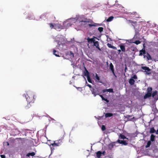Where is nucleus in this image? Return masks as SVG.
Masks as SVG:
<instances>
[{
    "label": "nucleus",
    "mask_w": 158,
    "mask_h": 158,
    "mask_svg": "<svg viewBox=\"0 0 158 158\" xmlns=\"http://www.w3.org/2000/svg\"><path fill=\"white\" fill-rule=\"evenodd\" d=\"M152 95V94L150 93H147L144 96V99H146L150 97Z\"/></svg>",
    "instance_id": "nucleus-15"
},
{
    "label": "nucleus",
    "mask_w": 158,
    "mask_h": 158,
    "mask_svg": "<svg viewBox=\"0 0 158 158\" xmlns=\"http://www.w3.org/2000/svg\"><path fill=\"white\" fill-rule=\"evenodd\" d=\"M117 142L124 145H127L128 144V143L125 140H121L118 139L117 140Z\"/></svg>",
    "instance_id": "nucleus-6"
},
{
    "label": "nucleus",
    "mask_w": 158,
    "mask_h": 158,
    "mask_svg": "<svg viewBox=\"0 0 158 158\" xmlns=\"http://www.w3.org/2000/svg\"><path fill=\"white\" fill-rule=\"evenodd\" d=\"M141 43L140 41L139 40H136L135 41L133 42V43L136 44L137 45H138Z\"/></svg>",
    "instance_id": "nucleus-33"
},
{
    "label": "nucleus",
    "mask_w": 158,
    "mask_h": 158,
    "mask_svg": "<svg viewBox=\"0 0 158 158\" xmlns=\"http://www.w3.org/2000/svg\"><path fill=\"white\" fill-rule=\"evenodd\" d=\"M119 139H128V138H127L124 135H123L122 134H120L119 135Z\"/></svg>",
    "instance_id": "nucleus-16"
},
{
    "label": "nucleus",
    "mask_w": 158,
    "mask_h": 158,
    "mask_svg": "<svg viewBox=\"0 0 158 158\" xmlns=\"http://www.w3.org/2000/svg\"><path fill=\"white\" fill-rule=\"evenodd\" d=\"M93 46H95L100 51H101V50L100 48H99V42L98 41H94V42Z\"/></svg>",
    "instance_id": "nucleus-9"
},
{
    "label": "nucleus",
    "mask_w": 158,
    "mask_h": 158,
    "mask_svg": "<svg viewBox=\"0 0 158 158\" xmlns=\"http://www.w3.org/2000/svg\"><path fill=\"white\" fill-rule=\"evenodd\" d=\"M111 92L113 93V89L112 88H110L109 89H103L102 90V92L103 93H105L106 92Z\"/></svg>",
    "instance_id": "nucleus-14"
},
{
    "label": "nucleus",
    "mask_w": 158,
    "mask_h": 158,
    "mask_svg": "<svg viewBox=\"0 0 158 158\" xmlns=\"http://www.w3.org/2000/svg\"><path fill=\"white\" fill-rule=\"evenodd\" d=\"M49 25L51 29L53 28L54 29V24L53 25L52 23H50L49 24Z\"/></svg>",
    "instance_id": "nucleus-31"
},
{
    "label": "nucleus",
    "mask_w": 158,
    "mask_h": 158,
    "mask_svg": "<svg viewBox=\"0 0 158 158\" xmlns=\"http://www.w3.org/2000/svg\"><path fill=\"white\" fill-rule=\"evenodd\" d=\"M70 55L71 56V57H74V54L72 52H70Z\"/></svg>",
    "instance_id": "nucleus-37"
},
{
    "label": "nucleus",
    "mask_w": 158,
    "mask_h": 158,
    "mask_svg": "<svg viewBox=\"0 0 158 158\" xmlns=\"http://www.w3.org/2000/svg\"><path fill=\"white\" fill-rule=\"evenodd\" d=\"M114 18L113 16H111L106 20V21L108 22H110L113 20Z\"/></svg>",
    "instance_id": "nucleus-24"
},
{
    "label": "nucleus",
    "mask_w": 158,
    "mask_h": 158,
    "mask_svg": "<svg viewBox=\"0 0 158 158\" xmlns=\"http://www.w3.org/2000/svg\"><path fill=\"white\" fill-rule=\"evenodd\" d=\"M98 30L100 32H102L103 31V28L102 27H99Z\"/></svg>",
    "instance_id": "nucleus-32"
},
{
    "label": "nucleus",
    "mask_w": 158,
    "mask_h": 158,
    "mask_svg": "<svg viewBox=\"0 0 158 158\" xmlns=\"http://www.w3.org/2000/svg\"><path fill=\"white\" fill-rule=\"evenodd\" d=\"M88 81V82L89 83H92V80L90 78V76H88V77H87Z\"/></svg>",
    "instance_id": "nucleus-35"
},
{
    "label": "nucleus",
    "mask_w": 158,
    "mask_h": 158,
    "mask_svg": "<svg viewBox=\"0 0 158 158\" xmlns=\"http://www.w3.org/2000/svg\"><path fill=\"white\" fill-rule=\"evenodd\" d=\"M137 34V32L135 33V35H136Z\"/></svg>",
    "instance_id": "nucleus-48"
},
{
    "label": "nucleus",
    "mask_w": 158,
    "mask_h": 158,
    "mask_svg": "<svg viewBox=\"0 0 158 158\" xmlns=\"http://www.w3.org/2000/svg\"><path fill=\"white\" fill-rule=\"evenodd\" d=\"M85 20H82L81 21V22H88L90 23L91 24H88V26L89 27H96L99 26V24H98L95 23H94L92 20H91L90 19H87V18H85Z\"/></svg>",
    "instance_id": "nucleus-2"
},
{
    "label": "nucleus",
    "mask_w": 158,
    "mask_h": 158,
    "mask_svg": "<svg viewBox=\"0 0 158 158\" xmlns=\"http://www.w3.org/2000/svg\"><path fill=\"white\" fill-rule=\"evenodd\" d=\"M105 151H104L102 152V154L104 155L105 154Z\"/></svg>",
    "instance_id": "nucleus-45"
},
{
    "label": "nucleus",
    "mask_w": 158,
    "mask_h": 158,
    "mask_svg": "<svg viewBox=\"0 0 158 158\" xmlns=\"http://www.w3.org/2000/svg\"><path fill=\"white\" fill-rule=\"evenodd\" d=\"M59 141H60V142H62V140L59 139Z\"/></svg>",
    "instance_id": "nucleus-47"
},
{
    "label": "nucleus",
    "mask_w": 158,
    "mask_h": 158,
    "mask_svg": "<svg viewBox=\"0 0 158 158\" xmlns=\"http://www.w3.org/2000/svg\"><path fill=\"white\" fill-rule=\"evenodd\" d=\"M119 46L120 47L121 50L122 52H125V48L124 45V44H121L120 45H119Z\"/></svg>",
    "instance_id": "nucleus-11"
},
{
    "label": "nucleus",
    "mask_w": 158,
    "mask_h": 158,
    "mask_svg": "<svg viewBox=\"0 0 158 158\" xmlns=\"http://www.w3.org/2000/svg\"><path fill=\"white\" fill-rule=\"evenodd\" d=\"M95 38V37H94V38H90L89 37H88L87 39V40L88 43L90 44H92V43H94V42L95 41L94 39Z\"/></svg>",
    "instance_id": "nucleus-8"
},
{
    "label": "nucleus",
    "mask_w": 158,
    "mask_h": 158,
    "mask_svg": "<svg viewBox=\"0 0 158 158\" xmlns=\"http://www.w3.org/2000/svg\"><path fill=\"white\" fill-rule=\"evenodd\" d=\"M151 144V141H148L147 143V145L145 147L146 148L149 147Z\"/></svg>",
    "instance_id": "nucleus-29"
},
{
    "label": "nucleus",
    "mask_w": 158,
    "mask_h": 158,
    "mask_svg": "<svg viewBox=\"0 0 158 158\" xmlns=\"http://www.w3.org/2000/svg\"><path fill=\"white\" fill-rule=\"evenodd\" d=\"M59 144H60V143H55L54 142L53 143H51L50 144V145H52L53 146H58L59 145Z\"/></svg>",
    "instance_id": "nucleus-26"
},
{
    "label": "nucleus",
    "mask_w": 158,
    "mask_h": 158,
    "mask_svg": "<svg viewBox=\"0 0 158 158\" xmlns=\"http://www.w3.org/2000/svg\"><path fill=\"white\" fill-rule=\"evenodd\" d=\"M107 45V46L109 48H111L115 50L117 49V48L116 47L111 45V44L109 43H108Z\"/></svg>",
    "instance_id": "nucleus-18"
},
{
    "label": "nucleus",
    "mask_w": 158,
    "mask_h": 158,
    "mask_svg": "<svg viewBox=\"0 0 158 158\" xmlns=\"http://www.w3.org/2000/svg\"><path fill=\"white\" fill-rule=\"evenodd\" d=\"M144 48L142 50L139 51V56H142L143 54H146V51L144 48V46H143Z\"/></svg>",
    "instance_id": "nucleus-10"
},
{
    "label": "nucleus",
    "mask_w": 158,
    "mask_h": 158,
    "mask_svg": "<svg viewBox=\"0 0 158 158\" xmlns=\"http://www.w3.org/2000/svg\"><path fill=\"white\" fill-rule=\"evenodd\" d=\"M110 69L111 71L112 72L113 75L115 77H116L117 76L114 73V66L113 64L112 63H110Z\"/></svg>",
    "instance_id": "nucleus-5"
},
{
    "label": "nucleus",
    "mask_w": 158,
    "mask_h": 158,
    "mask_svg": "<svg viewBox=\"0 0 158 158\" xmlns=\"http://www.w3.org/2000/svg\"><path fill=\"white\" fill-rule=\"evenodd\" d=\"M141 68L144 70L143 71L145 72L146 75H150L151 74V70L149 67L147 66H142Z\"/></svg>",
    "instance_id": "nucleus-3"
},
{
    "label": "nucleus",
    "mask_w": 158,
    "mask_h": 158,
    "mask_svg": "<svg viewBox=\"0 0 158 158\" xmlns=\"http://www.w3.org/2000/svg\"><path fill=\"white\" fill-rule=\"evenodd\" d=\"M53 54L54 55L57 57H59V56L58 55V53L55 49L53 50Z\"/></svg>",
    "instance_id": "nucleus-22"
},
{
    "label": "nucleus",
    "mask_w": 158,
    "mask_h": 158,
    "mask_svg": "<svg viewBox=\"0 0 158 158\" xmlns=\"http://www.w3.org/2000/svg\"><path fill=\"white\" fill-rule=\"evenodd\" d=\"M106 127L104 125H102V131H104L106 130Z\"/></svg>",
    "instance_id": "nucleus-36"
},
{
    "label": "nucleus",
    "mask_w": 158,
    "mask_h": 158,
    "mask_svg": "<svg viewBox=\"0 0 158 158\" xmlns=\"http://www.w3.org/2000/svg\"><path fill=\"white\" fill-rule=\"evenodd\" d=\"M90 90L91 91L92 93L94 96L95 97L97 95H99L100 94V92L98 89V88H95V89L92 88L90 89Z\"/></svg>",
    "instance_id": "nucleus-4"
},
{
    "label": "nucleus",
    "mask_w": 158,
    "mask_h": 158,
    "mask_svg": "<svg viewBox=\"0 0 158 158\" xmlns=\"http://www.w3.org/2000/svg\"><path fill=\"white\" fill-rule=\"evenodd\" d=\"M24 97H25L26 98L28 104L27 106H25L26 109H28L31 106L32 104H33L35 101V99L34 96L32 94H26L23 95Z\"/></svg>",
    "instance_id": "nucleus-1"
},
{
    "label": "nucleus",
    "mask_w": 158,
    "mask_h": 158,
    "mask_svg": "<svg viewBox=\"0 0 158 158\" xmlns=\"http://www.w3.org/2000/svg\"><path fill=\"white\" fill-rule=\"evenodd\" d=\"M63 27L59 24H54V29H62Z\"/></svg>",
    "instance_id": "nucleus-7"
},
{
    "label": "nucleus",
    "mask_w": 158,
    "mask_h": 158,
    "mask_svg": "<svg viewBox=\"0 0 158 158\" xmlns=\"http://www.w3.org/2000/svg\"><path fill=\"white\" fill-rule=\"evenodd\" d=\"M132 78L135 79H136L137 78V76L136 75H134L132 77Z\"/></svg>",
    "instance_id": "nucleus-39"
},
{
    "label": "nucleus",
    "mask_w": 158,
    "mask_h": 158,
    "mask_svg": "<svg viewBox=\"0 0 158 158\" xmlns=\"http://www.w3.org/2000/svg\"><path fill=\"white\" fill-rule=\"evenodd\" d=\"M86 85L88 86L90 88V89H91L92 88H92V86L91 85L88 84Z\"/></svg>",
    "instance_id": "nucleus-40"
},
{
    "label": "nucleus",
    "mask_w": 158,
    "mask_h": 158,
    "mask_svg": "<svg viewBox=\"0 0 158 158\" xmlns=\"http://www.w3.org/2000/svg\"><path fill=\"white\" fill-rule=\"evenodd\" d=\"M157 94V91H155L153 92L152 94V95L153 97H154Z\"/></svg>",
    "instance_id": "nucleus-34"
},
{
    "label": "nucleus",
    "mask_w": 158,
    "mask_h": 158,
    "mask_svg": "<svg viewBox=\"0 0 158 158\" xmlns=\"http://www.w3.org/2000/svg\"><path fill=\"white\" fill-rule=\"evenodd\" d=\"M155 135H154L152 134H151L150 136V141H151L152 142L154 141H155Z\"/></svg>",
    "instance_id": "nucleus-21"
},
{
    "label": "nucleus",
    "mask_w": 158,
    "mask_h": 158,
    "mask_svg": "<svg viewBox=\"0 0 158 158\" xmlns=\"http://www.w3.org/2000/svg\"><path fill=\"white\" fill-rule=\"evenodd\" d=\"M118 51L119 53H120L121 52V50L119 49L118 50Z\"/></svg>",
    "instance_id": "nucleus-46"
},
{
    "label": "nucleus",
    "mask_w": 158,
    "mask_h": 158,
    "mask_svg": "<svg viewBox=\"0 0 158 158\" xmlns=\"http://www.w3.org/2000/svg\"><path fill=\"white\" fill-rule=\"evenodd\" d=\"M85 71L84 72V75L85 76H86L87 77L89 76V73L85 67Z\"/></svg>",
    "instance_id": "nucleus-13"
},
{
    "label": "nucleus",
    "mask_w": 158,
    "mask_h": 158,
    "mask_svg": "<svg viewBox=\"0 0 158 158\" xmlns=\"http://www.w3.org/2000/svg\"><path fill=\"white\" fill-rule=\"evenodd\" d=\"M103 100L105 101L107 103H108L109 102V100H108L107 99H106L105 98H104V99Z\"/></svg>",
    "instance_id": "nucleus-41"
},
{
    "label": "nucleus",
    "mask_w": 158,
    "mask_h": 158,
    "mask_svg": "<svg viewBox=\"0 0 158 158\" xmlns=\"http://www.w3.org/2000/svg\"><path fill=\"white\" fill-rule=\"evenodd\" d=\"M1 158H5V156L3 155H0Z\"/></svg>",
    "instance_id": "nucleus-43"
},
{
    "label": "nucleus",
    "mask_w": 158,
    "mask_h": 158,
    "mask_svg": "<svg viewBox=\"0 0 158 158\" xmlns=\"http://www.w3.org/2000/svg\"><path fill=\"white\" fill-rule=\"evenodd\" d=\"M45 17H46V15L45 14H42L40 16V18H44Z\"/></svg>",
    "instance_id": "nucleus-38"
},
{
    "label": "nucleus",
    "mask_w": 158,
    "mask_h": 158,
    "mask_svg": "<svg viewBox=\"0 0 158 158\" xmlns=\"http://www.w3.org/2000/svg\"><path fill=\"white\" fill-rule=\"evenodd\" d=\"M135 81L133 78H131L129 79V82L131 85H133L134 84Z\"/></svg>",
    "instance_id": "nucleus-17"
},
{
    "label": "nucleus",
    "mask_w": 158,
    "mask_h": 158,
    "mask_svg": "<svg viewBox=\"0 0 158 158\" xmlns=\"http://www.w3.org/2000/svg\"><path fill=\"white\" fill-rule=\"evenodd\" d=\"M130 22L131 23H133L134 24H135L136 23V22H133V21H132V20H130Z\"/></svg>",
    "instance_id": "nucleus-44"
},
{
    "label": "nucleus",
    "mask_w": 158,
    "mask_h": 158,
    "mask_svg": "<svg viewBox=\"0 0 158 158\" xmlns=\"http://www.w3.org/2000/svg\"><path fill=\"white\" fill-rule=\"evenodd\" d=\"M114 145L113 144H110L108 146V148L110 150H111L113 147Z\"/></svg>",
    "instance_id": "nucleus-30"
},
{
    "label": "nucleus",
    "mask_w": 158,
    "mask_h": 158,
    "mask_svg": "<svg viewBox=\"0 0 158 158\" xmlns=\"http://www.w3.org/2000/svg\"><path fill=\"white\" fill-rule=\"evenodd\" d=\"M152 87H149L147 89V93H150L152 94Z\"/></svg>",
    "instance_id": "nucleus-28"
},
{
    "label": "nucleus",
    "mask_w": 158,
    "mask_h": 158,
    "mask_svg": "<svg viewBox=\"0 0 158 158\" xmlns=\"http://www.w3.org/2000/svg\"><path fill=\"white\" fill-rule=\"evenodd\" d=\"M149 132L150 133H153L156 132V131L154 129V127H152L150 128Z\"/></svg>",
    "instance_id": "nucleus-23"
},
{
    "label": "nucleus",
    "mask_w": 158,
    "mask_h": 158,
    "mask_svg": "<svg viewBox=\"0 0 158 158\" xmlns=\"http://www.w3.org/2000/svg\"><path fill=\"white\" fill-rule=\"evenodd\" d=\"M35 155V153L34 152H32L28 153L26 155V156L27 157H29L30 156H33Z\"/></svg>",
    "instance_id": "nucleus-19"
},
{
    "label": "nucleus",
    "mask_w": 158,
    "mask_h": 158,
    "mask_svg": "<svg viewBox=\"0 0 158 158\" xmlns=\"http://www.w3.org/2000/svg\"><path fill=\"white\" fill-rule=\"evenodd\" d=\"M102 152L100 151H98L96 153V156L98 158H100L101 156Z\"/></svg>",
    "instance_id": "nucleus-20"
},
{
    "label": "nucleus",
    "mask_w": 158,
    "mask_h": 158,
    "mask_svg": "<svg viewBox=\"0 0 158 158\" xmlns=\"http://www.w3.org/2000/svg\"><path fill=\"white\" fill-rule=\"evenodd\" d=\"M99 96L101 97V98H102V100H103L104 98H105L103 97V96L102 95H100L99 94Z\"/></svg>",
    "instance_id": "nucleus-42"
},
{
    "label": "nucleus",
    "mask_w": 158,
    "mask_h": 158,
    "mask_svg": "<svg viewBox=\"0 0 158 158\" xmlns=\"http://www.w3.org/2000/svg\"><path fill=\"white\" fill-rule=\"evenodd\" d=\"M144 58L146 57L148 60H152V58L150 55L148 53H146V55H144Z\"/></svg>",
    "instance_id": "nucleus-12"
},
{
    "label": "nucleus",
    "mask_w": 158,
    "mask_h": 158,
    "mask_svg": "<svg viewBox=\"0 0 158 158\" xmlns=\"http://www.w3.org/2000/svg\"><path fill=\"white\" fill-rule=\"evenodd\" d=\"M113 115V114L111 113H107L106 114L105 116L106 117H110Z\"/></svg>",
    "instance_id": "nucleus-25"
},
{
    "label": "nucleus",
    "mask_w": 158,
    "mask_h": 158,
    "mask_svg": "<svg viewBox=\"0 0 158 158\" xmlns=\"http://www.w3.org/2000/svg\"><path fill=\"white\" fill-rule=\"evenodd\" d=\"M95 77L96 78V79H97L99 82L102 83V81H100V79L99 77L98 76V75L97 74H96Z\"/></svg>",
    "instance_id": "nucleus-27"
}]
</instances>
